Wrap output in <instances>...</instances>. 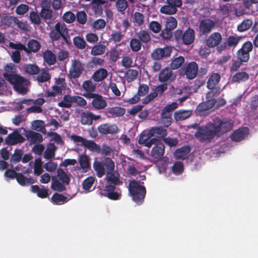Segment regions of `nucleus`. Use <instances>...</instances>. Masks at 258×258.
Listing matches in <instances>:
<instances>
[{"label":"nucleus","mask_w":258,"mask_h":258,"mask_svg":"<svg viewBox=\"0 0 258 258\" xmlns=\"http://www.w3.org/2000/svg\"><path fill=\"white\" fill-rule=\"evenodd\" d=\"M233 124L226 119L216 118L205 125L199 126L195 137L201 143H210L216 137L219 138L232 129Z\"/></svg>","instance_id":"f257e3e1"},{"label":"nucleus","mask_w":258,"mask_h":258,"mask_svg":"<svg viewBox=\"0 0 258 258\" xmlns=\"http://www.w3.org/2000/svg\"><path fill=\"white\" fill-rule=\"evenodd\" d=\"M93 167L99 178L102 177L106 173L105 179L109 183L108 185L115 186L122 184V181L119 179V174L114 171V162L110 158L104 157L102 162L95 158Z\"/></svg>","instance_id":"f03ea898"},{"label":"nucleus","mask_w":258,"mask_h":258,"mask_svg":"<svg viewBox=\"0 0 258 258\" xmlns=\"http://www.w3.org/2000/svg\"><path fill=\"white\" fill-rule=\"evenodd\" d=\"M5 69L6 72L3 74L5 79L13 85L14 89L18 93L22 94H26L28 91L26 87L27 80L24 78L13 73V67L11 65H7Z\"/></svg>","instance_id":"7ed1b4c3"},{"label":"nucleus","mask_w":258,"mask_h":258,"mask_svg":"<svg viewBox=\"0 0 258 258\" xmlns=\"http://www.w3.org/2000/svg\"><path fill=\"white\" fill-rule=\"evenodd\" d=\"M128 187L129 194L133 200L138 205L142 204L146 194L145 186L141 185L139 181L131 180L130 181Z\"/></svg>","instance_id":"20e7f679"},{"label":"nucleus","mask_w":258,"mask_h":258,"mask_svg":"<svg viewBox=\"0 0 258 258\" xmlns=\"http://www.w3.org/2000/svg\"><path fill=\"white\" fill-rule=\"evenodd\" d=\"M175 39L178 42H181L185 45L192 44L195 39V32L192 28L189 27L185 31L177 29L174 33Z\"/></svg>","instance_id":"39448f33"},{"label":"nucleus","mask_w":258,"mask_h":258,"mask_svg":"<svg viewBox=\"0 0 258 258\" xmlns=\"http://www.w3.org/2000/svg\"><path fill=\"white\" fill-rule=\"evenodd\" d=\"M153 145L154 146L152 148L150 154L153 161L155 163L162 160L164 162L167 161L168 160V157H163L165 153V146L163 143L158 139V142Z\"/></svg>","instance_id":"423d86ee"},{"label":"nucleus","mask_w":258,"mask_h":258,"mask_svg":"<svg viewBox=\"0 0 258 258\" xmlns=\"http://www.w3.org/2000/svg\"><path fill=\"white\" fill-rule=\"evenodd\" d=\"M166 5L160 9V12L164 14L172 15L176 13L177 8L182 6L181 0H166Z\"/></svg>","instance_id":"0eeeda50"},{"label":"nucleus","mask_w":258,"mask_h":258,"mask_svg":"<svg viewBox=\"0 0 258 258\" xmlns=\"http://www.w3.org/2000/svg\"><path fill=\"white\" fill-rule=\"evenodd\" d=\"M253 44L251 41H247L244 42L241 47L237 51L236 56L237 59L241 60L244 62H247L250 58L249 52L252 51Z\"/></svg>","instance_id":"6e6552de"},{"label":"nucleus","mask_w":258,"mask_h":258,"mask_svg":"<svg viewBox=\"0 0 258 258\" xmlns=\"http://www.w3.org/2000/svg\"><path fill=\"white\" fill-rule=\"evenodd\" d=\"M116 187L112 185H106L103 188L99 189V194L110 200L116 201L120 199L121 194L115 191Z\"/></svg>","instance_id":"1a4fd4ad"},{"label":"nucleus","mask_w":258,"mask_h":258,"mask_svg":"<svg viewBox=\"0 0 258 258\" xmlns=\"http://www.w3.org/2000/svg\"><path fill=\"white\" fill-rule=\"evenodd\" d=\"M172 51V49L171 46H167L163 48H156L153 50L151 57L153 60H160L170 56Z\"/></svg>","instance_id":"9d476101"},{"label":"nucleus","mask_w":258,"mask_h":258,"mask_svg":"<svg viewBox=\"0 0 258 258\" xmlns=\"http://www.w3.org/2000/svg\"><path fill=\"white\" fill-rule=\"evenodd\" d=\"M100 118V115H95L89 111L82 110L80 113L81 122L83 125H91L93 120H97Z\"/></svg>","instance_id":"9b49d317"},{"label":"nucleus","mask_w":258,"mask_h":258,"mask_svg":"<svg viewBox=\"0 0 258 258\" xmlns=\"http://www.w3.org/2000/svg\"><path fill=\"white\" fill-rule=\"evenodd\" d=\"M83 67L79 60L74 59L70 69V76L72 79H76L80 77L83 72Z\"/></svg>","instance_id":"f8f14e48"},{"label":"nucleus","mask_w":258,"mask_h":258,"mask_svg":"<svg viewBox=\"0 0 258 258\" xmlns=\"http://www.w3.org/2000/svg\"><path fill=\"white\" fill-rule=\"evenodd\" d=\"M66 29V25L57 22L54 26V28L49 32V37L51 40L54 41H58L61 37L63 31Z\"/></svg>","instance_id":"ddd939ff"},{"label":"nucleus","mask_w":258,"mask_h":258,"mask_svg":"<svg viewBox=\"0 0 258 258\" xmlns=\"http://www.w3.org/2000/svg\"><path fill=\"white\" fill-rule=\"evenodd\" d=\"M175 77L172 70L168 67H166L160 72L158 80L162 83H171L175 80Z\"/></svg>","instance_id":"4468645a"},{"label":"nucleus","mask_w":258,"mask_h":258,"mask_svg":"<svg viewBox=\"0 0 258 258\" xmlns=\"http://www.w3.org/2000/svg\"><path fill=\"white\" fill-rule=\"evenodd\" d=\"M184 70L186 78L192 80L198 74L199 67L195 61H191L185 65Z\"/></svg>","instance_id":"2eb2a0df"},{"label":"nucleus","mask_w":258,"mask_h":258,"mask_svg":"<svg viewBox=\"0 0 258 258\" xmlns=\"http://www.w3.org/2000/svg\"><path fill=\"white\" fill-rule=\"evenodd\" d=\"M24 141V138L18 132V130L10 134L5 139L6 144L9 146L22 143Z\"/></svg>","instance_id":"dca6fc26"},{"label":"nucleus","mask_w":258,"mask_h":258,"mask_svg":"<svg viewBox=\"0 0 258 258\" xmlns=\"http://www.w3.org/2000/svg\"><path fill=\"white\" fill-rule=\"evenodd\" d=\"M98 132L103 135L114 134L119 131L118 126L115 124L106 123L100 124L98 127Z\"/></svg>","instance_id":"f3484780"},{"label":"nucleus","mask_w":258,"mask_h":258,"mask_svg":"<svg viewBox=\"0 0 258 258\" xmlns=\"http://www.w3.org/2000/svg\"><path fill=\"white\" fill-rule=\"evenodd\" d=\"M220 79L221 76L218 73H213L208 79L207 84V88L213 92L216 90L215 93L219 94L220 88H217L216 86L219 84Z\"/></svg>","instance_id":"a211bd4d"},{"label":"nucleus","mask_w":258,"mask_h":258,"mask_svg":"<svg viewBox=\"0 0 258 258\" xmlns=\"http://www.w3.org/2000/svg\"><path fill=\"white\" fill-rule=\"evenodd\" d=\"M215 26V22L210 19H206L202 20L199 25L200 33L202 35H206L209 33Z\"/></svg>","instance_id":"6ab92c4d"},{"label":"nucleus","mask_w":258,"mask_h":258,"mask_svg":"<svg viewBox=\"0 0 258 258\" xmlns=\"http://www.w3.org/2000/svg\"><path fill=\"white\" fill-rule=\"evenodd\" d=\"M222 37L221 34L219 32H214L211 34L206 39L207 45L210 48H214L221 42Z\"/></svg>","instance_id":"aec40b11"},{"label":"nucleus","mask_w":258,"mask_h":258,"mask_svg":"<svg viewBox=\"0 0 258 258\" xmlns=\"http://www.w3.org/2000/svg\"><path fill=\"white\" fill-rule=\"evenodd\" d=\"M249 129L247 127L239 128L234 132L231 136V139L235 142H240L248 135Z\"/></svg>","instance_id":"412c9836"},{"label":"nucleus","mask_w":258,"mask_h":258,"mask_svg":"<svg viewBox=\"0 0 258 258\" xmlns=\"http://www.w3.org/2000/svg\"><path fill=\"white\" fill-rule=\"evenodd\" d=\"M152 136L149 135V132L147 134H142L139 138L138 143L140 144L144 145L145 146L150 148L153 144L158 142V139L152 138Z\"/></svg>","instance_id":"4be33fe9"},{"label":"nucleus","mask_w":258,"mask_h":258,"mask_svg":"<svg viewBox=\"0 0 258 258\" xmlns=\"http://www.w3.org/2000/svg\"><path fill=\"white\" fill-rule=\"evenodd\" d=\"M149 135L150 136H155L157 138H165L167 135V131L161 126L152 127L149 130Z\"/></svg>","instance_id":"5701e85b"},{"label":"nucleus","mask_w":258,"mask_h":258,"mask_svg":"<svg viewBox=\"0 0 258 258\" xmlns=\"http://www.w3.org/2000/svg\"><path fill=\"white\" fill-rule=\"evenodd\" d=\"M91 104L92 107L96 110L103 109L107 105L106 100L102 96L98 94L96 97L92 100Z\"/></svg>","instance_id":"b1692460"},{"label":"nucleus","mask_w":258,"mask_h":258,"mask_svg":"<svg viewBox=\"0 0 258 258\" xmlns=\"http://www.w3.org/2000/svg\"><path fill=\"white\" fill-rule=\"evenodd\" d=\"M79 163L84 172L88 171L91 168L90 158L87 154H82L80 156Z\"/></svg>","instance_id":"393cba45"},{"label":"nucleus","mask_w":258,"mask_h":258,"mask_svg":"<svg viewBox=\"0 0 258 258\" xmlns=\"http://www.w3.org/2000/svg\"><path fill=\"white\" fill-rule=\"evenodd\" d=\"M135 36L141 43L144 44H148L151 40L150 32L145 30H140L135 33Z\"/></svg>","instance_id":"a878e982"},{"label":"nucleus","mask_w":258,"mask_h":258,"mask_svg":"<svg viewBox=\"0 0 258 258\" xmlns=\"http://www.w3.org/2000/svg\"><path fill=\"white\" fill-rule=\"evenodd\" d=\"M25 136L28 139H30L31 144L41 143L43 141L42 136L40 133L32 131H27L26 133Z\"/></svg>","instance_id":"bb28decb"},{"label":"nucleus","mask_w":258,"mask_h":258,"mask_svg":"<svg viewBox=\"0 0 258 258\" xmlns=\"http://www.w3.org/2000/svg\"><path fill=\"white\" fill-rule=\"evenodd\" d=\"M52 182L51 184V188L54 191L62 192L66 190L65 184L60 182L56 176L51 177Z\"/></svg>","instance_id":"cd10ccee"},{"label":"nucleus","mask_w":258,"mask_h":258,"mask_svg":"<svg viewBox=\"0 0 258 258\" xmlns=\"http://www.w3.org/2000/svg\"><path fill=\"white\" fill-rule=\"evenodd\" d=\"M190 151V148L188 146H183L177 149L174 152V156L177 159H185Z\"/></svg>","instance_id":"c85d7f7f"},{"label":"nucleus","mask_w":258,"mask_h":258,"mask_svg":"<svg viewBox=\"0 0 258 258\" xmlns=\"http://www.w3.org/2000/svg\"><path fill=\"white\" fill-rule=\"evenodd\" d=\"M43 58L44 62L48 65L54 64L56 62V58L55 54L50 50L47 49L43 53Z\"/></svg>","instance_id":"c756f323"},{"label":"nucleus","mask_w":258,"mask_h":258,"mask_svg":"<svg viewBox=\"0 0 258 258\" xmlns=\"http://www.w3.org/2000/svg\"><path fill=\"white\" fill-rule=\"evenodd\" d=\"M18 183L22 186L30 185L35 182V180L31 177H26L22 173H18L16 177Z\"/></svg>","instance_id":"7c9ffc66"},{"label":"nucleus","mask_w":258,"mask_h":258,"mask_svg":"<svg viewBox=\"0 0 258 258\" xmlns=\"http://www.w3.org/2000/svg\"><path fill=\"white\" fill-rule=\"evenodd\" d=\"M40 48L41 44L39 42L33 39H30L27 44V53H36L40 50Z\"/></svg>","instance_id":"2f4dec72"},{"label":"nucleus","mask_w":258,"mask_h":258,"mask_svg":"<svg viewBox=\"0 0 258 258\" xmlns=\"http://www.w3.org/2000/svg\"><path fill=\"white\" fill-rule=\"evenodd\" d=\"M16 19L17 17L15 16L6 14L1 18L0 22L2 25L13 28L15 26Z\"/></svg>","instance_id":"473e14b6"},{"label":"nucleus","mask_w":258,"mask_h":258,"mask_svg":"<svg viewBox=\"0 0 258 258\" xmlns=\"http://www.w3.org/2000/svg\"><path fill=\"white\" fill-rule=\"evenodd\" d=\"M83 146L91 152H95L97 154L101 152L100 146L93 140L86 139Z\"/></svg>","instance_id":"72a5a7b5"},{"label":"nucleus","mask_w":258,"mask_h":258,"mask_svg":"<svg viewBox=\"0 0 258 258\" xmlns=\"http://www.w3.org/2000/svg\"><path fill=\"white\" fill-rule=\"evenodd\" d=\"M249 79V75L245 72H239L234 75L232 78V82L239 83L247 81Z\"/></svg>","instance_id":"f704fd0d"},{"label":"nucleus","mask_w":258,"mask_h":258,"mask_svg":"<svg viewBox=\"0 0 258 258\" xmlns=\"http://www.w3.org/2000/svg\"><path fill=\"white\" fill-rule=\"evenodd\" d=\"M106 113L110 114L111 116L117 117L123 116L125 113L124 108L119 107H109L106 109Z\"/></svg>","instance_id":"c9c22d12"},{"label":"nucleus","mask_w":258,"mask_h":258,"mask_svg":"<svg viewBox=\"0 0 258 258\" xmlns=\"http://www.w3.org/2000/svg\"><path fill=\"white\" fill-rule=\"evenodd\" d=\"M40 16L45 22L50 21L52 17V11L50 9V6L42 7L40 12Z\"/></svg>","instance_id":"e433bc0d"},{"label":"nucleus","mask_w":258,"mask_h":258,"mask_svg":"<svg viewBox=\"0 0 258 258\" xmlns=\"http://www.w3.org/2000/svg\"><path fill=\"white\" fill-rule=\"evenodd\" d=\"M107 74L108 73L106 69L100 68L94 73L92 79L96 82H100L107 77Z\"/></svg>","instance_id":"4c0bfd02"},{"label":"nucleus","mask_w":258,"mask_h":258,"mask_svg":"<svg viewBox=\"0 0 258 258\" xmlns=\"http://www.w3.org/2000/svg\"><path fill=\"white\" fill-rule=\"evenodd\" d=\"M52 91L47 90L45 93L46 97H54L56 95H61L63 89L62 86L53 85L51 87Z\"/></svg>","instance_id":"58836bf2"},{"label":"nucleus","mask_w":258,"mask_h":258,"mask_svg":"<svg viewBox=\"0 0 258 258\" xmlns=\"http://www.w3.org/2000/svg\"><path fill=\"white\" fill-rule=\"evenodd\" d=\"M31 190L34 193H36L38 197L44 199L48 197V190L46 188H40L38 185H34L31 186Z\"/></svg>","instance_id":"ea45409f"},{"label":"nucleus","mask_w":258,"mask_h":258,"mask_svg":"<svg viewBox=\"0 0 258 258\" xmlns=\"http://www.w3.org/2000/svg\"><path fill=\"white\" fill-rule=\"evenodd\" d=\"M56 150L57 148L53 143L49 144L44 153V157L47 160L54 158Z\"/></svg>","instance_id":"a19ab883"},{"label":"nucleus","mask_w":258,"mask_h":258,"mask_svg":"<svg viewBox=\"0 0 258 258\" xmlns=\"http://www.w3.org/2000/svg\"><path fill=\"white\" fill-rule=\"evenodd\" d=\"M51 201L54 205H62L67 201V197L61 195L55 192L51 198Z\"/></svg>","instance_id":"79ce46f5"},{"label":"nucleus","mask_w":258,"mask_h":258,"mask_svg":"<svg viewBox=\"0 0 258 258\" xmlns=\"http://www.w3.org/2000/svg\"><path fill=\"white\" fill-rule=\"evenodd\" d=\"M138 75L139 72L137 70L128 69L126 71L124 77L127 83H131L137 79Z\"/></svg>","instance_id":"37998d69"},{"label":"nucleus","mask_w":258,"mask_h":258,"mask_svg":"<svg viewBox=\"0 0 258 258\" xmlns=\"http://www.w3.org/2000/svg\"><path fill=\"white\" fill-rule=\"evenodd\" d=\"M58 179L65 184H69L70 182V178L62 168H58L57 170V176Z\"/></svg>","instance_id":"c03bdc74"},{"label":"nucleus","mask_w":258,"mask_h":258,"mask_svg":"<svg viewBox=\"0 0 258 258\" xmlns=\"http://www.w3.org/2000/svg\"><path fill=\"white\" fill-rule=\"evenodd\" d=\"M73 96L66 95L63 96L62 100L58 102V105L60 107L70 108L73 103Z\"/></svg>","instance_id":"a18cd8bd"},{"label":"nucleus","mask_w":258,"mask_h":258,"mask_svg":"<svg viewBox=\"0 0 258 258\" xmlns=\"http://www.w3.org/2000/svg\"><path fill=\"white\" fill-rule=\"evenodd\" d=\"M191 114L189 110H179L174 113V118L176 121L183 120L189 117Z\"/></svg>","instance_id":"49530a36"},{"label":"nucleus","mask_w":258,"mask_h":258,"mask_svg":"<svg viewBox=\"0 0 258 258\" xmlns=\"http://www.w3.org/2000/svg\"><path fill=\"white\" fill-rule=\"evenodd\" d=\"M105 50L106 46L104 45L98 44L92 47L91 54L94 56L102 55L104 53Z\"/></svg>","instance_id":"de8ad7c7"},{"label":"nucleus","mask_w":258,"mask_h":258,"mask_svg":"<svg viewBox=\"0 0 258 258\" xmlns=\"http://www.w3.org/2000/svg\"><path fill=\"white\" fill-rule=\"evenodd\" d=\"M252 25V21L250 19L243 20L237 26V30L240 32H243L248 30Z\"/></svg>","instance_id":"09e8293b"},{"label":"nucleus","mask_w":258,"mask_h":258,"mask_svg":"<svg viewBox=\"0 0 258 258\" xmlns=\"http://www.w3.org/2000/svg\"><path fill=\"white\" fill-rule=\"evenodd\" d=\"M241 38V37L236 35L229 36L227 39L226 43L230 47H235Z\"/></svg>","instance_id":"8fccbe9b"},{"label":"nucleus","mask_w":258,"mask_h":258,"mask_svg":"<svg viewBox=\"0 0 258 258\" xmlns=\"http://www.w3.org/2000/svg\"><path fill=\"white\" fill-rule=\"evenodd\" d=\"M184 58L182 56L175 57L173 59L170 66L171 70H176L180 68L184 62Z\"/></svg>","instance_id":"3c124183"},{"label":"nucleus","mask_w":258,"mask_h":258,"mask_svg":"<svg viewBox=\"0 0 258 258\" xmlns=\"http://www.w3.org/2000/svg\"><path fill=\"white\" fill-rule=\"evenodd\" d=\"M51 76L47 69H42L37 76V80L39 82L43 83L50 79Z\"/></svg>","instance_id":"603ef678"},{"label":"nucleus","mask_w":258,"mask_h":258,"mask_svg":"<svg viewBox=\"0 0 258 258\" xmlns=\"http://www.w3.org/2000/svg\"><path fill=\"white\" fill-rule=\"evenodd\" d=\"M130 46L132 51L138 52L142 47V43L137 38H133L130 41Z\"/></svg>","instance_id":"864d4df0"},{"label":"nucleus","mask_w":258,"mask_h":258,"mask_svg":"<svg viewBox=\"0 0 258 258\" xmlns=\"http://www.w3.org/2000/svg\"><path fill=\"white\" fill-rule=\"evenodd\" d=\"M24 69L25 72L31 75H37L40 71L39 67L36 64H26Z\"/></svg>","instance_id":"5fc2aeb1"},{"label":"nucleus","mask_w":258,"mask_h":258,"mask_svg":"<svg viewBox=\"0 0 258 258\" xmlns=\"http://www.w3.org/2000/svg\"><path fill=\"white\" fill-rule=\"evenodd\" d=\"M216 94H217V93H215L213 91H210L207 94V100L205 102L209 107V109L212 108L216 102V100L213 97Z\"/></svg>","instance_id":"6e6d98bb"},{"label":"nucleus","mask_w":258,"mask_h":258,"mask_svg":"<svg viewBox=\"0 0 258 258\" xmlns=\"http://www.w3.org/2000/svg\"><path fill=\"white\" fill-rule=\"evenodd\" d=\"M74 45L78 49H84L85 48L87 44L85 40L80 36H75L73 38Z\"/></svg>","instance_id":"4d7b16f0"},{"label":"nucleus","mask_w":258,"mask_h":258,"mask_svg":"<svg viewBox=\"0 0 258 258\" xmlns=\"http://www.w3.org/2000/svg\"><path fill=\"white\" fill-rule=\"evenodd\" d=\"M177 25V22L176 19L173 17H169L167 18L165 22V27L166 29L169 30H172L174 29Z\"/></svg>","instance_id":"13d9d810"},{"label":"nucleus","mask_w":258,"mask_h":258,"mask_svg":"<svg viewBox=\"0 0 258 258\" xmlns=\"http://www.w3.org/2000/svg\"><path fill=\"white\" fill-rule=\"evenodd\" d=\"M115 6L118 12L124 14V11L128 7V4L126 0H117L115 3Z\"/></svg>","instance_id":"bf43d9fd"},{"label":"nucleus","mask_w":258,"mask_h":258,"mask_svg":"<svg viewBox=\"0 0 258 258\" xmlns=\"http://www.w3.org/2000/svg\"><path fill=\"white\" fill-rule=\"evenodd\" d=\"M183 164L181 162H175L172 167V171L175 175H179L181 174L183 172Z\"/></svg>","instance_id":"052dcab7"},{"label":"nucleus","mask_w":258,"mask_h":258,"mask_svg":"<svg viewBox=\"0 0 258 258\" xmlns=\"http://www.w3.org/2000/svg\"><path fill=\"white\" fill-rule=\"evenodd\" d=\"M133 19L135 26H140L144 24V16L140 12H136L133 15Z\"/></svg>","instance_id":"680f3d73"},{"label":"nucleus","mask_w":258,"mask_h":258,"mask_svg":"<svg viewBox=\"0 0 258 258\" xmlns=\"http://www.w3.org/2000/svg\"><path fill=\"white\" fill-rule=\"evenodd\" d=\"M23 155V152L21 149H16L15 150L14 153L11 156L10 162L11 163H17L19 162L21 159Z\"/></svg>","instance_id":"e2e57ef3"},{"label":"nucleus","mask_w":258,"mask_h":258,"mask_svg":"<svg viewBox=\"0 0 258 258\" xmlns=\"http://www.w3.org/2000/svg\"><path fill=\"white\" fill-rule=\"evenodd\" d=\"M75 15L76 19L80 24L84 25L86 23L87 15L84 11H78Z\"/></svg>","instance_id":"0e129e2a"},{"label":"nucleus","mask_w":258,"mask_h":258,"mask_svg":"<svg viewBox=\"0 0 258 258\" xmlns=\"http://www.w3.org/2000/svg\"><path fill=\"white\" fill-rule=\"evenodd\" d=\"M62 19L67 23L70 24L76 20V15L72 12L68 11L63 14Z\"/></svg>","instance_id":"69168bd1"},{"label":"nucleus","mask_w":258,"mask_h":258,"mask_svg":"<svg viewBox=\"0 0 258 258\" xmlns=\"http://www.w3.org/2000/svg\"><path fill=\"white\" fill-rule=\"evenodd\" d=\"M83 88L88 92H93L96 88L95 85L91 80H86L82 84Z\"/></svg>","instance_id":"338daca9"},{"label":"nucleus","mask_w":258,"mask_h":258,"mask_svg":"<svg viewBox=\"0 0 258 258\" xmlns=\"http://www.w3.org/2000/svg\"><path fill=\"white\" fill-rule=\"evenodd\" d=\"M29 19L31 22L33 24L39 25L41 24L40 16L36 12L32 11L30 12Z\"/></svg>","instance_id":"774afa93"}]
</instances>
